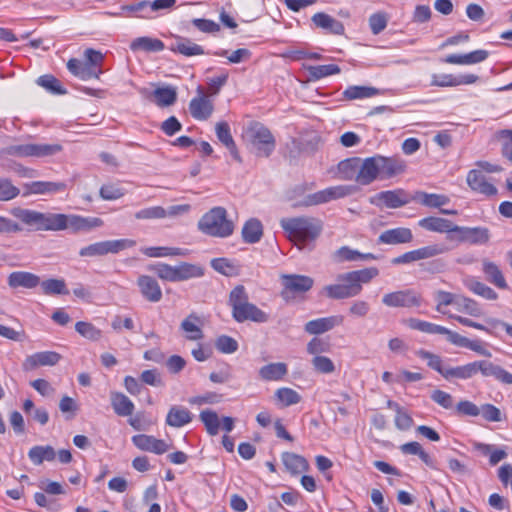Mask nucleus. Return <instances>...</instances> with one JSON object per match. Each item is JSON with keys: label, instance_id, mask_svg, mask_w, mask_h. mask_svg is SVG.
Instances as JSON below:
<instances>
[{"label": "nucleus", "instance_id": "obj_1", "mask_svg": "<svg viewBox=\"0 0 512 512\" xmlns=\"http://www.w3.org/2000/svg\"><path fill=\"white\" fill-rule=\"evenodd\" d=\"M11 214L36 231L69 230L72 233L88 232L103 224V221L97 217L52 212L43 213L20 207L13 208Z\"/></svg>", "mask_w": 512, "mask_h": 512}, {"label": "nucleus", "instance_id": "obj_2", "mask_svg": "<svg viewBox=\"0 0 512 512\" xmlns=\"http://www.w3.org/2000/svg\"><path fill=\"white\" fill-rule=\"evenodd\" d=\"M280 225L291 240L302 246L315 241L323 230V222L310 216L283 218Z\"/></svg>", "mask_w": 512, "mask_h": 512}, {"label": "nucleus", "instance_id": "obj_3", "mask_svg": "<svg viewBox=\"0 0 512 512\" xmlns=\"http://www.w3.org/2000/svg\"><path fill=\"white\" fill-rule=\"evenodd\" d=\"M229 304L232 308L233 318L239 323L248 320L264 323L268 320V315L264 311L248 301L245 288L241 285L230 292Z\"/></svg>", "mask_w": 512, "mask_h": 512}, {"label": "nucleus", "instance_id": "obj_4", "mask_svg": "<svg viewBox=\"0 0 512 512\" xmlns=\"http://www.w3.org/2000/svg\"><path fill=\"white\" fill-rule=\"evenodd\" d=\"M243 137L250 151L257 157H269L275 150L276 141L273 134L259 122L251 123Z\"/></svg>", "mask_w": 512, "mask_h": 512}, {"label": "nucleus", "instance_id": "obj_5", "mask_svg": "<svg viewBox=\"0 0 512 512\" xmlns=\"http://www.w3.org/2000/svg\"><path fill=\"white\" fill-rule=\"evenodd\" d=\"M198 228L209 236L225 238L233 233L234 224L223 207H214L201 217Z\"/></svg>", "mask_w": 512, "mask_h": 512}, {"label": "nucleus", "instance_id": "obj_6", "mask_svg": "<svg viewBox=\"0 0 512 512\" xmlns=\"http://www.w3.org/2000/svg\"><path fill=\"white\" fill-rule=\"evenodd\" d=\"M148 269L156 273L162 280L170 282L184 281L203 275V269L201 267L189 263H181L177 266L158 263L149 266Z\"/></svg>", "mask_w": 512, "mask_h": 512}, {"label": "nucleus", "instance_id": "obj_7", "mask_svg": "<svg viewBox=\"0 0 512 512\" xmlns=\"http://www.w3.org/2000/svg\"><path fill=\"white\" fill-rule=\"evenodd\" d=\"M356 188L352 185H337L305 196L295 207H310L352 195Z\"/></svg>", "mask_w": 512, "mask_h": 512}, {"label": "nucleus", "instance_id": "obj_8", "mask_svg": "<svg viewBox=\"0 0 512 512\" xmlns=\"http://www.w3.org/2000/svg\"><path fill=\"white\" fill-rule=\"evenodd\" d=\"M136 245L133 239H117L96 242L83 247L79 251L81 257H96L104 256L109 253L116 254L125 249L131 248Z\"/></svg>", "mask_w": 512, "mask_h": 512}, {"label": "nucleus", "instance_id": "obj_9", "mask_svg": "<svg viewBox=\"0 0 512 512\" xmlns=\"http://www.w3.org/2000/svg\"><path fill=\"white\" fill-rule=\"evenodd\" d=\"M382 303L389 308H412L419 307L422 298L415 290L405 289L386 293L382 297Z\"/></svg>", "mask_w": 512, "mask_h": 512}, {"label": "nucleus", "instance_id": "obj_10", "mask_svg": "<svg viewBox=\"0 0 512 512\" xmlns=\"http://www.w3.org/2000/svg\"><path fill=\"white\" fill-rule=\"evenodd\" d=\"M466 182L473 192L486 197H492L498 193V189L489 182L481 170H470L467 174Z\"/></svg>", "mask_w": 512, "mask_h": 512}, {"label": "nucleus", "instance_id": "obj_11", "mask_svg": "<svg viewBox=\"0 0 512 512\" xmlns=\"http://www.w3.org/2000/svg\"><path fill=\"white\" fill-rule=\"evenodd\" d=\"M379 270L376 267L364 268L338 275L337 280L340 282H351L355 291L359 295L362 291V285L369 283L373 278L377 277Z\"/></svg>", "mask_w": 512, "mask_h": 512}, {"label": "nucleus", "instance_id": "obj_12", "mask_svg": "<svg viewBox=\"0 0 512 512\" xmlns=\"http://www.w3.org/2000/svg\"><path fill=\"white\" fill-rule=\"evenodd\" d=\"M284 287L283 295L286 293L301 294L309 291L314 284V280L306 275L288 274L281 276Z\"/></svg>", "mask_w": 512, "mask_h": 512}, {"label": "nucleus", "instance_id": "obj_13", "mask_svg": "<svg viewBox=\"0 0 512 512\" xmlns=\"http://www.w3.org/2000/svg\"><path fill=\"white\" fill-rule=\"evenodd\" d=\"M370 202L374 205H385L387 208H399L409 203L406 193L401 190L382 191L373 196Z\"/></svg>", "mask_w": 512, "mask_h": 512}, {"label": "nucleus", "instance_id": "obj_14", "mask_svg": "<svg viewBox=\"0 0 512 512\" xmlns=\"http://www.w3.org/2000/svg\"><path fill=\"white\" fill-rule=\"evenodd\" d=\"M478 372H480L483 377H492L502 384L512 385V373L489 360L477 361V373Z\"/></svg>", "mask_w": 512, "mask_h": 512}, {"label": "nucleus", "instance_id": "obj_15", "mask_svg": "<svg viewBox=\"0 0 512 512\" xmlns=\"http://www.w3.org/2000/svg\"><path fill=\"white\" fill-rule=\"evenodd\" d=\"M61 359V355L54 351H43L29 355L22 363L24 371H32L40 366H54Z\"/></svg>", "mask_w": 512, "mask_h": 512}, {"label": "nucleus", "instance_id": "obj_16", "mask_svg": "<svg viewBox=\"0 0 512 512\" xmlns=\"http://www.w3.org/2000/svg\"><path fill=\"white\" fill-rule=\"evenodd\" d=\"M378 177L380 178V172L376 155L363 160L360 159L357 183L369 185Z\"/></svg>", "mask_w": 512, "mask_h": 512}, {"label": "nucleus", "instance_id": "obj_17", "mask_svg": "<svg viewBox=\"0 0 512 512\" xmlns=\"http://www.w3.org/2000/svg\"><path fill=\"white\" fill-rule=\"evenodd\" d=\"M449 317L451 319H454L455 321H457L458 323L462 324L463 326H467V327H472V328H475L477 330H481V331H485L487 333H490V334H493V335H497V330L499 328H502L504 330H506V327L508 325L507 322L503 321V320H500V319H497V318H492V317H489L486 319V323H487V326L485 325H482L478 322H475L469 318H466V317H463V316H460V315H449Z\"/></svg>", "mask_w": 512, "mask_h": 512}, {"label": "nucleus", "instance_id": "obj_18", "mask_svg": "<svg viewBox=\"0 0 512 512\" xmlns=\"http://www.w3.org/2000/svg\"><path fill=\"white\" fill-rule=\"evenodd\" d=\"M141 295L149 302L157 303L162 299V289L157 280L148 275H140L137 279Z\"/></svg>", "mask_w": 512, "mask_h": 512}, {"label": "nucleus", "instance_id": "obj_19", "mask_svg": "<svg viewBox=\"0 0 512 512\" xmlns=\"http://www.w3.org/2000/svg\"><path fill=\"white\" fill-rule=\"evenodd\" d=\"M380 178L388 179L394 177L405 170V163L398 157H384L376 155Z\"/></svg>", "mask_w": 512, "mask_h": 512}, {"label": "nucleus", "instance_id": "obj_20", "mask_svg": "<svg viewBox=\"0 0 512 512\" xmlns=\"http://www.w3.org/2000/svg\"><path fill=\"white\" fill-rule=\"evenodd\" d=\"M412 240V231L406 227L385 230L378 237V243L387 245L410 243Z\"/></svg>", "mask_w": 512, "mask_h": 512}, {"label": "nucleus", "instance_id": "obj_21", "mask_svg": "<svg viewBox=\"0 0 512 512\" xmlns=\"http://www.w3.org/2000/svg\"><path fill=\"white\" fill-rule=\"evenodd\" d=\"M7 284L12 289H33L40 284V277L27 271H14L8 275Z\"/></svg>", "mask_w": 512, "mask_h": 512}, {"label": "nucleus", "instance_id": "obj_22", "mask_svg": "<svg viewBox=\"0 0 512 512\" xmlns=\"http://www.w3.org/2000/svg\"><path fill=\"white\" fill-rule=\"evenodd\" d=\"M132 442L137 448L143 451H149L159 455L169 449L168 444L164 440L156 439L153 436L145 434L133 436Z\"/></svg>", "mask_w": 512, "mask_h": 512}, {"label": "nucleus", "instance_id": "obj_23", "mask_svg": "<svg viewBox=\"0 0 512 512\" xmlns=\"http://www.w3.org/2000/svg\"><path fill=\"white\" fill-rule=\"evenodd\" d=\"M342 316H329L310 320L305 324V331L310 335H318L332 330L334 327L341 325Z\"/></svg>", "mask_w": 512, "mask_h": 512}, {"label": "nucleus", "instance_id": "obj_24", "mask_svg": "<svg viewBox=\"0 0 512 512\" xmlns=\"http://www.w3.org/2000/svg\"><path fill=\"white\" fill-rule=\"evenodd\" d=\"M169 49L174 53H179L186 57L203 55L205 53L202 46L182 36H174V40L170 44Z\"/></svg>", "mask_w": 512, "mask_h": 512}, {"label": "nucleus", "instance_id": "obj_25", "mask_svg": "<svg viewBox=\"0 0 512 512\" xmlns=\"http://www.w3.org/2000/svg\"><path fill=\"white\" fill-rule=\"evenodd\" d=\"M67 69L71 74L84 81L99 79L102 74V70H96L85 61H81L76 58H72L67 62Z\"/></svg>", "mask_w": 512, "mask_h": 512}, {"label": "nucleus", "instance_id": "obj_26", "mask_svg": "<svg viewBox=\"0 0 512 512\" xmlns=\"http://www.w3.org/2000/svg\"><path fill=\"white\" fill-rule=\"evenodd\" d=\"M405 324L412 330H417L427 334L445 335L449 342L451 335H453V331L447 329L444 326H440L417 318H409L405 320Z\"/></svg>", "mask_w": 512, "mask_h": 512}, {"label": "nucleus", "instance_id": "obj_27", "mask_svg": "<svg viewBox=\"0 0 512 512\" xmlns=\"http://www.w3.org/2000/svg\"><path fill=\"white\" fill-rule=\"evenodd\" d=\"M189 111L193 118L206 120L213 112V103L202 92L198 97L193 98L189 104Z\"/></svg>", "mask_w": 512, "mask_h": 512}, {"label": "nucleus", "instance_id": "obj_28", "mask_svg": "<svg viewBox=\"0 0 512 512\" xmlns=\"http://www.w3.org/2000/svg\"><path fill=\"white\" fill-rule=\"evenodd\" d=\"M215 132L218 140L229 150L233 159L237 162H242L235 141L231 135L229 124L224 121L216 123Z\"/></svg>", "mask_w": 512, "mask_h": 512}, {"label": "nucleus", "instance_id": "obj_29", "mask_svg": "<svg viewBox=\"0 0 512 512\" xmlns=\"http://www.w3.org/2000/svg\"><path fill=\"white\" fill-rule=\"evenodd\" d=\"M355 287L351 284V282H340L337 284H330L323 287V294L335 300L347 299L357 296V292L355 291Z\"/></svg>", "mask_w": 512, "mask_h": 512}, {"label": "nucleus", "instance_id": "obj_30", "mask_svg": "<svg viewBox=\"0 0 512 512\" xmlns=\"http://www.w3.org/2000/svg\"><path fill=\"white\" fill-rule=\"evenodd\" d=\"M129 48L132 52H160L165 48L164 43L157 38H152L148 36L137 37L133 39L129 45Z\"/></svg>", "mask_w": 512, "mask_h": 512}, {"label": "nucleus", "instance_id": "obj_31", "mask_svg": "<svg viewBox=\"0 0 512 512\" xmlns=\"http://www.w3.org/2000/svg\"><path fill=\"white\" fill-rule=\"evenodd\" d=\"M482 271L484 273L485 279L495 285L499 289H506L508 287L505 277L500 269V267L488 260H482Z\"/></svg>", "mask_w": 512, "mask_h": 512}, {"label": "nucleus", "instance_id": "obj_32", "mask_svg": "<svg viewBox=\"0 0 512 512\" xmlns=\"http://www.w3.org/2000/svg\"><path fill=\"white\" fill-rule=\"evenodd\" d=\"M192 413L185 407L173 405L166 416L165 422L168 426L180 428L192 421Z\"/></svg>", "mask_w": 512, "mask_h": 512}, {"label": "nucleus", "instance_id": "obj_33", "mask_svg": "<svg viewBox=\"0 0 512 512\" xmlns=\"http://www.w3.org/2000/svg\"><path fill=\"white\" fill-rule=\"evenodd\" d=\"M488 57L486 50H475L467 54H451L445 57L444 62L448 64L471 65L480 63Z\"/></svg>", "mask_w": 512, "mask_h": 512}, {"label": "nucleus", "instance_id": "obj_34", "mask_svg": "<svg viewBox=\"0 0 512 512\" xmlns=\"http://www.w3.org/2000/svg\"><path fill=\"white\" fill-rule=\"evenodd\" d=\"M463 284L472 293L486 300H496L498 298V294L491 287L487 286L485 283L479 281L475 277H466L463 280Z\"/></svg>", "mask_w": 512, "mask_h": 512}, {"label": "nucleus", "instance_id": "obj_35", "mask_svg": "<svg viewBox=\"0 0 512 512\" xmlns=\"http://www.w3.org/2000/svg\"><path fill=\"white\" fill-rule=\"evenodd\" d=\"M122 13H108L111 16H125V17H138L144 19H151L149 12V1L143 0L137 3L122 5Z\"/></svg>", "mask_w": 512, "mask_h": 512}, {"label": "nucleus", "instance_id": "obj_36", "mask_svg": "<svg viewBox=\"0 0 512 512\" xmlns=\"http://www.w3.org/2000/svg\"><path fill=\"white\" fill-rule=\"evenodd\" d=\"M26 194H54L64 191L66 184L63 182L34 181L26 185Z\"/></svg>", "mask_w": 512, "mask_h": 512}, {"label": "nucleus", "instance_id": "obj_37", "mask_svg": "<svg viewBox=\"0 0 512 512\" xmlns=\"http://www.w3.org/2000/svg\"><path fill=\"white\" fill-rule=\"evenodd\" d=\"M312 22L322 29L328 30L333 34L341 35L344 33V26L343 24L336 20L335 18L331 17L330 15L319 12L316 13L312 17Z\"/></svg>", "mask_w": 512, "mask_h": 512}, {"label": "nucleus", "instance_id": "obj_38", "mask_svg": "<svg viewBox=\"0 0 512 512\" xmlns=\"http://www.w3.org/2000/svg\"><path fill=\"white\" fill-rule=\"evenodd\" d=\"M418 225L427 231L450 233L453 222L446 218L430 216L419 220Z\"/></svg>", "mask_w": 512, "mask_h": 512}, {"label": "nucleus", "instance_id": "obj_39", "mask_svg": "<svg viewBox=\"0 0 512 512\" xmlns=\"http://www.w3.org/2000/svg\"><path fill=\"white\" fill-rule=\"evenodd\" d=\"M477 374V361L457 366V367H449L447 366L445 372L443 373V377L447 380L452 378L457 379H469Z\"/></svg>", "mask_w": 512, "mask_h": 512}, {"label": "nucleus", "instance_id": "obj_40", "mask_svg": "<svg viewBox=\"0 0 512 512\" xmlns=\"http://www.w3.org/2000/svg\"><path fill=\"white\" fill-rule=\"evenodd\" d=\"M450 343L458 347L470 349L485 357L491 356V352L484 348L479 341L470 340L456 332H453V335H451Z\"/></svg>", "mask_w": 512, "mask_h": 512}, {"label": "nucleus", "instance_id": "obj_41", "mask_svg": "<svg viewBox=\"0 0 512 512\" xmlns=\"http://www.w3.org/2000/svg\"><path fill=\"white\" fill-rule=\"evenodd\" d=\"M379 94L381 91L375 87L357 85L347 87L342 93L345 100L371 98Z\"/></svg>", "mask_w": 512, "mask_h": 512}, {"label": "nucleus", "instance_id": "obj_42", "mask_svg": "<svg viewBox=\"0 0 512 512\" xmlns=\"http://www.w3.org/2000/svg\"><path fill=\"white\" fill-rule=\"evenodd\" d=\"M111 405L115 413L119 416H129L134 411L133 402L123 393H111Z\"/></svg>", "mask_w": 512, "mask_h": 512}, {"label": "nucleus", "instance_id": "obj_43", "mask_svg": "<svg viewBox=\"0 0 512 512\" xmlns=\"http://www.w3.org/2000/svg\"><path fill=\"white\" fill-rule=\"evenodd\" d=\"M414 200L429 208H440L450 202V199L443 194L416 192Z\"/></svg>", "mask_w": 512, "mask_h": 512}, {"label": "nucleus", "instance_id": "obj_44", "mask_svg": "<svg viewBox=\"0 0 512 512\" xmlns=\"http://www.w3.org/2000/svg\"><path fill=\"white\" fill-rule=\"evenodd\" d=\"M200 325L201 319L192 313L181 322V329L186 333L188 340H200L203 337Z\"/></svg>", "mask_w": 512, "mask_h": 512}, {"label": "nucleus", "instance_id": "obj_45", "mask_svg": "<svg viewBox=\"0 0 512 512\" xmlns=\"http://www.w3.org/2000/svg\"><path fill=\"white\" fill-rule=\"evenodd\" d=\"M28 457L34 465H41L44 461H53L56 458V452L50 445H37L29 450Z\"/></svg>", "mask_w": 512, "mask_h": 512}, {"label": "nucleus", "instance_id": "obj_46", "mask_svg": "<svg viewBox=\"0 0 512 512\" xmlns=\"http://www.w3.org/2000/svg\"><path fill=\"white\" fill-rule=\"evenodd\" d=\"M263 234L262 224L256 218H251L244 224L242 228V237L246 243H257Z\"/></svg>", "mask_w": 512, "mask_h": 512}, {"label": "nucleus", "instance_id": "obj_47", "mask_svg": "<svg viewBox=\"0 0 512 512\" xmlns=\"http://www.w3.org/2000/svg\"><path fill=\"white\" fill-rule=\"evenodd\" d=\"M282 462L285 468L292 474H299L307 470L306 459L295 453L285 452L282 454Z\"/></svg>", "mask_w": 512, "mask_h": 512}, {"label": "nucleus", "instance_id": "obj_48", "mask_svg": "<svg viewBox=\"0 0 512 512\" xmlns=\"http://www.w3.org/2000/svg\"><path fill=\"white\" fill-rule=\"evenodd\" d=\"M287 371L285 363H270L260 368L259 375L266 381H278L287 374Z\"/></svg>", "mask_w": 512, "mask_h": 512}, {"label": "nucleus", "instance_id": "obj_49", "mask_svg": "<svg viewBox=\"0 0 512 512\" xmlns=\"http://www.w3.org/2000/svg\"><path fill=\"white\" fill-rule=\"evenodd\" d=\"M474 449L484 456H489V463L493 466L507 457V452L505 450L498 449L491 444L476 442L474 443Z\"/></svg>", "mask_w": 512, "mask_h": 512}, {"label": "nucleus", "instance_id": "obj_50", "mask_svg": "<svg viewBox=\"0 0 512 512\" xmlns=\"http://www.w3.org/2000/svg\"><path fill=\"white\" fill-rule=\"evenodd\" d=\"M359 161L360 158H350L344 161H341L338 164V171L340 174V178L346 181H356L357 175L359 171Z\"/></svg>", "mask_w": 512, "mask_h": 512}, {"label": "nucleus", "instance_id": "obj_51", "mask_svg": "<svg viewBox=\"0 0 512 512\" xmlns=\"http://www.w3.org/2000/svg\"><path fill=\"white\" fill-rule=\"evenodd\" d=\"M29 157H47L59 153L62 150L60 144L28 143Z\"/></svg>", "mask_w": 512, "mask_h": 512}, {"label": "nucleus", "instance_id": "obj_52", "mask_svg": "<svg viewBox=\"0 0 512 512\" xmlns=\"http://www.w3.org/2000/svg\"><path fill=\"white\" fill-rule=\"evenodd\" d=\"M455 307L459 312L466 313L472 317L483 315V310L479 303L468 297L458 295Z\"/></svg>", "mask_w": 512, "mask_h": 512}, {"label": "nucleus", "instance_id": "obj_53", "mask_svg": "<svg viewBox=\"0 0 512 512\" xmlns=\"http://www.w3.org/2000/svg\"><path fill=\"white\" fill-rule=\"evenodd\" d=\"M141 252L148 257L185 256L187 250L178 247H146Z\"/></svg>", "mask_w": 512, "mask_h": 512}, {"label": "nucleus", "instance_id": "obj_54", "mask_svg": "<svg viewBox=\"0 0 512 512\" xmlns=\"http://www.w3.org/2000/svg\"><path fill=\"white\" fill-rule=\"evenodd\" d=\"M275 398L282 407H288L298 404L302 397L301 395L288 387H282L275 391Z\"/></svg>", "mask_w": 512, "mask_h": 512}, {"label": "nucleus", "instance_id": "obj_55", "mask_svg": "<svg viewBox=\"0 0 512 512\" xmlns=\"http://www.w3.org/2000/svg\"><path fill=\"white\" fill-rule=\"evenodd\" d=\"M42 291L46 295H66L69 293L66 283L63 279H48L40 281Z\"/></svg>", "mask_w": 512, "mask_h": 512}, {"label": "nucleus", "instance_id": "obj_56", "mask_svg": "<svg viewBox=\"0 0 512 512\" xmlns=\"http://www.w3.org/2000/svg\"><path fill=\"white\" fill-rule=\"evenodd\" d=\"M494 138L501 144L502 156L512 162V130H499L494 134Z\"/></svg>", "mask_w": 512, "mask_h": 512}, {"label": "nucleus", "instance_id": "obj_57", "mask_svg": "<svg viewBox=\"0 0 512 512\" xmlns=\"http://www.w3.org/2000/svg\"><path fill=\"white\" fill-rule=\"evenodd\" d=\"M447 251L448 247H446L443 244H431L412 250V253H415L416 260L419 261L436 257L438 255L446 253Z\"/></svg>", "mask_w": 512, "mask_h": 512}, {"label": "nucleus", "instance_id": "obj_58", "mask_svg": "<svg viewBox=\"0 0 512 512\" xmlns=\"http://www.w3.org/2000/svg\"><path fill=\"white\" fill-rule=\"evenodd\" d=\"M199 418L210 435L218 434L220 428V420L218 414L215 411L209 409L202 410L199 414Z\"/></svg>", "mask_w": 512, "mask_h": 512}, {"label": "nucleus", "instance_id": "obj_59", "mask_svg": "<svg viewBox=\"0 0 512 512\" xmlns=\"http://www.w3.org/2000/svg\"><path fill=\"white\" fill-rule=\"evenodd\" d=\"M155 102L160 107L170 106L177 99L176 90L172 87L157 88L154 93Z\"/></svg>", "mask_w": 512, "mask_h": 512}, {"label": "nucleus", "instance_id": "obj_60", "mask_svg": "<svg viewBox=\"0 0 512 512\" xmlns=\"http://www.w3.org/2000/svg\"><path fill=\"white\" fill-rule=\"evenodd\" d=\"M468 243L471 245H484L490 240V231L486 227H467Z\"/></svg>", "mask_w": 512, "mask_h": 512}, {"label": "nucleus", "instance_id": "obj_61", "mask_svg": "<svg viewBox=\"0 0 512 512\" xmlns=\"http://www.w3.org/2000/svg\"><path fill=\"white\" fill-rule=\"evenodd\" d=\"M37 84L52 94L64 95L67 93L61 82L52 75H43L37 79Z\"/></svg>", "mask_w": 512, "mask_h": 512}, {"label": "nucleus", "instance_id": "obj_62", "mask_svg": "<svg viewBox=\"0 0 512 512\" xmlns=\"http://www.w3.org/2000/svg\"><path fill=\"white\" fill-rule=\"evenodd\" d=\"M416 355L420 357L423 360L427 361V365L440 373L443 376V373L445 372V369L447 366L443 364V361L440 356L433 354L427 350L420 349L416 352Z\"/></svg>", "mask_w": 512, "mask_h": 512}, {"label": "nucleus", "instance_id": "obj_63", "mask_svg": "<svg viewBox=\"0 0 512 512\" xmlns=\"http://www.w3.org/2000/svg\"><path fill=\"white\" fill-rule=\"evenodd\" d=\"M340 67L335 64H325L318 66H310L308 72L313 79H321L330 75L339 74Z\"/></svg>", "mask_w": 512, "mask_h": 512}, {"label": "nucleus", "instance_id": "obj_64", "mask_svg": "<svg viewBox=\"0 0 512 512\" xmlns=\"http://www.w3.org/2000/svg\"><path fill=\"white\" fill-rule=\"evenodd\" d=\"M314 370L321 374H331L335 371V364L326 356H316L311 360Z\"/></svg>", "mask_w": 512, "mask_h": 512}]
</instances>
